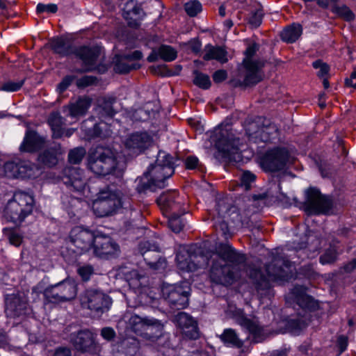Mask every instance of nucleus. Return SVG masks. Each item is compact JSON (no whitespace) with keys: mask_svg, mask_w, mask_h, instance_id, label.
Here are the masks:
<instances>
[{"mask_svg":"<svg viewBox=\"0 0 356 356\" xmlns=\"http://www.w3.org/2000/svg\"><path fill=\"white\" fill-rule=\"evenodd\" d=\"M245 257L227 243L220 244L211 256L209 277L211 282L222 285L232 284L238 277V266Z\"/></svg>","mask_w":356,"mask_h":356,"instance_id":"nucleus-1","label":"nucleus"},{"mask_svg":"<svg viewBox=\"0 0 356 356\" xmlns=\"http://www.w3.org/2000/svg\"><path fill=\"white\" fill-rule=\"evenodd\" d=\"M172 157L165 153H159L154 164L150 165L137 186L139 193L154 191L165 186V181L174 172Z\"/></svg>","mask_w":356,"mask_h":356,"instance_id":"nucleus-2","label":"nucleus"},{"mask_svg":"<svg viewBox=\"0 0 356 356\" xmlns=\"http://www.w3.org/2000/svg\"><path fill=\"white\" fill-rule=\"evenodd\" d=\"M265 271L266 274L258 269L250 270V277L259 289L269 287L270 282L281 283L288 281L293 275L291 262L280 255L273 257L272 261L266 266Z\"/></svg>","mask_w":356,"mask_h":356,"instance_id":"nucleus-3","label":"nucleus"},{"mask_svg":"<svg viewBox=\"0 0 356 356\" xmlns=\"http://www.w3.org/2000/svg\"><path fill=\"white\" fill-rule=\"evenodd\" d=\"M51 46L54 52L62 56L72 54H75V56L83 62V72L91 71L95 67L97 59L101 53L100 48L97 47L92 48L81 47L77 49H74L70 43L63 38L53 39L51 42Z\"/></svg>","mask_w":356,"mask_h":356,"instance_id":"nucleus-4","label":"nucleus"},{"mask_svg":"<svg viewBox=\"0 0 356 356\" xmlns=\"http://www.w3.org/2000/svg\"><path fill=\"white\" fill-rule=\"evenodd\" d=\"M34 207L33 197L28 193L17 191L14 193L3 210V218L8 222L19 225L30 215Z\"/></svg>","mask_w":356,"mask_h":356,"instance_id":"nucleus-5","label":"nucleus"},{"mask_svg":"<svg viewBox=\"0 0 356 356\" xmlns=\"http://www.w3.org/2000/svg\"><path fill=\"white\" fill-rule=\"evenodd\" d=\"M215 135L216 145L222 153L223 157L230 161H240L241 155L239 152V139L235 137L230 126L221 124L216 129Z\"/></svg>","mask_w":356,"mask_h":356,"instance_id":"nucleus-6","label":"nucleus"},{"mask_svg":"<svg viewBox=\"0 0 356 356\" xmlns=\"http://www.w3.org/2000/svg\"><path fill=\"white\" fill-rule=\"evenodd\" d=\"M117 165L115 153L109 147H98L88 159L89 169L99 176L111 173Z\"/></svg>","mask_w":356,"mask_h":356,"instance_id":"nucleus-7","label":"nucleus"},{"mask_svg":"<svg viewBox=\"0 0 356 356\" xmlns=\"http://www.w3.org/2000/svg\"><path fill=\"white\" fill-rule=\"evenodd\" d=\"M122 194L110 188L101 191L92 202V210L98 217L113 214L122 206Z\"/></svg>","mask_w":356,"mask_h":356,"instance_id":"nucleus-8","label":"nucleus"},{"mask_svg":"<svg viewBox=\"0 0 356 356\" xmlns=\"http://www.w3.org/2000/svg\"><path fill=\"white\" fill-rule=\"evenodd\" d=\"M81 305L83 308L99 314L107 311L111 300L108 296L100 290L88 289L85 290L79 296Z\"/></svg>","mask_w":356,"mask_h":356,"instance_id":"nucleus-9","label":"nucleus"},{"mask_svg":"<svg viewBox=\"0 0 356 356\" xmlns=\"http://www.w3.org/2000/svg\"><path fill=\"white\" fill-rule=\"evenodd\" d=\"M162 294L172 309H181L188 305L189 286L186 283L163 286Z\"/></svg>","mask_w":356,"mask_h":356,"instance_id":"nucleus-10","label":"nucleus"},{"mask_svg":"<svg viewBox=\"0 0 356 356\" xmlns=\"http://www.w3.org/2000/svg\"><path fill=\"white\" fill-rule=\"evenodd\" d=\"M154 143V136L146 131L127 134L122 140L124 149L131 154L138 155L150 148Z\"/></svg>","mask_w":356,"mask_h":356,"instance_id":"nucleus-11","label":"nucleus"},{"mask_svg":"<svg viewBox=\"0 0 356 356\" xmlns=\"http://www.w3.org/2000/svg\"><path fill=\"white\" fill-rule=\"evenodd\" d=\"M77 293V285L74 280H65L47 288L44 293L46 299L52 302L73 300Z\"/></svg>","mask_w":356,"mask_h":356,"instance_id":"nucleus-12","label":"nucleus"},{"mask_svg":"<svg viewBox=\"0 0 356 356\" xmlns=\"http://www.w3.org/2000/svg\"><path fill=\"white\" fill-rule=\"evenodd\" d=\"M304 209L308 214L327 213L332 207L330 198L323 195L316 188H309L306 192Z\"/></svg>","mask_w":356,"mask_h":356,"instance_id":"nucleus-13","label":"nucleus"},{"mask_svg":"<svg viewBox=\"0 0 356 356\" xmlns=\"http://www.w3.org/2000/svg\"><path fill=\"white\" fill-rule=\"evenodd\" d=\"M243 65L245 69V75L243 81H232L234 87H250L260 82L264 77L261 69L264 63L259 60L243 59Z\"/></svg>","mask_w":356,"mask_h":356,"instance_id":"nucleus-14","label":"nucleus"},{"mask_svg":"<svg viewBox=\"0 0 356 356\" xmlns=\"http://www.w3.org/2000/svg\"><path fill=\"white\" fill-rule=\"evenodd\" d=\"M70 341L79 351L96 354L101 351V346L95 340V335L89 330H82L71 334Z\"/></svg>","mask_w":356,"mask_h":356,"instance_id":"nucleus-15","label":"nucleus"},{"mask_svg":"<svg viewBox=\"0 0 356 356\" xmlns=\"http://www.w3.org/2000/svg\"><path fill=\"white\" fill-rule=\"evenodd\" d=\"M69 238L80 253H83L92 248L96 236L92 230L82 226H76L70 231Z\"/></svg>","mask_w":356,"mask_h":356,"instance_id":"nucleus-16","label":"nucleus"},{"mask_svg":"<svg viewBox=\"0 0 356 356\" xmlns=\"http://www.w3.org/2000/svg\"><path fill=\"white\" fill-rule=\"evenodd\" d=\"M261 119L248 122L245 125V132L250 141L254 143H267L271 136L276 131V128L273 125L261 126Z\"/></svg>","mask_w":356,"mask_h":356,"instance_id":"nucleus-17","label":"nucleus"},{"mask_svg":"<svg viewBox=\"0 0 356 356\" xmlns=\"http://www.w3.org/2000/svg\"><path fill=\"white\" fill-rule=\"evenodd\" d=\"M156 201L165 215L185 213L186 212L182 204V199L175 191L163 193Z\"/></svg>","mask_w":356,"mask_h":356,"instance_id":"nucleus-18","label":"nucleus"},{"mask_svg":"<svg viewBox=\"0 0 356 356\" xmlns=\"http://www.w3.org/2000/svg\"><path fill=\"white\" fill-rule=\"evenodd\" d=\"M5 301V312L8 317H19L29 312L28 300L24 293L7 295Z\"/></svg>","mask_w":356,"mask_h":356,"instance_id":"nucleus-19","label":"nucleus"},{"mask_svg":"<svg viewBox=\"0 0 356 356\" xmlns=\"http://www.w3.org/2000/svg\"><path fill=\"white\" fill-rule=\"evenodd\" d=\"M288 152L282 149L268 151L261 159L262 168L268 171H278L284 168L288 160Z\"/></svg>","mask_w":356,"mask_h":356,"instance_id":"nucleus-20","label":"nucleus"},{"mask_svg":"<svg viewBox=\"0 0 356 356\" xmlns=\"http://www.w3.org/2000/svg\"><path fill=\"white\" fill-rule=\"evenodd\" d=\"M62 180L67 188L75 192L81 193L86 186V178L84 172L79 168H65L63 170Z\"/></svg>","mask_w":356,"mask_h":356,"instance_id":"nucleus-21","label":"nucleus"},{"mask_svg":"<svg viewBox=\"0 0 356 356\" xmlns=\"http://www.w3.org/2000/svg\"><path fill=\"white\" fill-rule=\"evenodd\" d=\"M139 250L144 260L152 268L158 270L165 267V259H158V255L154 253L160 250L157 244L151 243L149 241H143L139 244Z\"/></svg>","mask_w":356,"mask_h":356,"instance_id":"nucleus-22","label":"nucleus"},{"mask_svg":"<svg viewBox=\"0 0 356 356\" xmlns=\"http://www.w3.org/2000/svg\"><path fill=\"white\" fill-rule=\"evenodd\" d=\"M236 322L242 327L246 329L252 337L254 343H259L266 338L264 327H261L256 318H248L244 315L239 316Z\"/></svg>","mask_w":356,"mask_h":356,"instance_id":"nucleus-23","label":"nucleus"},{"mask_svg":"<svg viewBox=\"0 0 356 356\" xmlns=\"http://www.w3.org/2000/svg\"><path fill=\"white\" fill-rule=\"evenodd\" d=\"M92 248L94 253L100 257L115 254L119 251L118 245L106 236H96Z\"/></svg>","mask_w":356,"mask_h":356,"instance_id":"nucleus-24","label":"nucleus"},{"mask_svg":"<svg viewBox=\"0 0 356 356\" xmlns=\"http://www.w3.org/2000/svg\"><path fill=\"white\" fill-rule=\"evenodd\" d=\"M128 326L136 333L141 334L149 327H155L159 330L163 328L161 322L155 318L141 317L136 314H132L127 321Z\"/></svg>","mask_w":356,"mask_h":356,"instance_id":"nucleus-25","label":"nucleus"},{"mask_svg":"<svg viewBox=\"0 0 356 356\" xmlns=\"http://www.w3.org/2000/svg\"><path fill=\"white\" fill-rule=\"evenodd\" d=\"M175 321L186 337L190 339L198 337L197 323L190 315L185 312H179L175 317Z\"/></svg>","mask_w":356,"mask_h":356,"instance_id":"nucleus-26","label":"nucleus"},{"mask_svg":"<svg viewBox=\"0 0 356 356\" xmlns=\"http://www.w3.org/2000/svg\"><path fill=\"white\" fill-rule=\"evenodd\" d=\"M44 143L43 137L34 131L29 130L25 134L19 149L21 152H34L41 149Z\"/></svg>","mask_w":356,"mask_h":356,"instance_id":"nucleus-27","label":"nucleus"},{"mask_svg":"<svg viewBox=\"0 0 356 356\" xmlns=\"http://www.w3.org/2000/svg\"><path fill=\"white\" fill-rule=\"evenodd\" d=\"M291 295L297 304L303 309L314 310L318 307L317 302L306 293V289L302 286H294Z\"/></svg>","mask_w":356,"mask_h":356,"instance_id":"nucleus-28","label":"nucleus"},{"mask_svg":"<svg viewBox=\"0 0 356 356\" xmlns=\"http://www.w3.org/2000/svg\"><path fill=\"white\" fill-rule=\"evenodd\" d=\"M144 15L143 9L133 1L128 2L124 8L123 16L129 26L138 27Z\"/></svg>","mask_w":356,"mask_h":356,"instance_id":"nucleus-29","label":"nucleus"},{"mask_svg":"<svg viewBox=\"0 0 356 356\" xmlns=\"http://www.w3.org/2000/svg\"><path fill=\"white\" fill-rule=\"evenodd\" d=\"M90 106V98L81 97L74 102H70L66 108L70 117L78 118L86 115Z\"/></svg>","mask_w":356,"mask_h":356,"instance_id":"nucleus-30","label":"nucleus"},{"mask_svg":"<svg viewBox=\"0 0 356 356\" xmlns=\"http://www.w3.org/2000/svg\"><path fill=\"white\" fill-rule=\"evenodd\" d=\"M197 257L191 255L184 248H181L177 254L176 261L178 268L185 271H194L199 267L196 263Z\"/></svg>","mask_w":356,"mask_h":356,"instance_id":"nucleus-31","label":"nucleus"},{"mask_svg":"<svg viewBox=\"0 0 356 356\" xmlns=\"http://www.w3.org/2000/svg\"><path fill=\"white\" fill-rule=\"evenodd\" d=\"M177 51L171 46L161 45L157 50H153L148 56L147 60L150 63L155 62L159 57L165 62H170L176 59Z\"/></svg>","mask_w":356,"mask_h":356,"instance_id":"nucleus-32","label":"nucleus"},{"mask_svg":"<svg viewBox=\"0 0 356 356\" xmlns=\"http://www.w3.org/2000/svg\"><path fill=\"white\" fill-rule=\"evenodd\" d=\"M64 153L60 145L57 144L51 147L39 155V161L44 165L53 167L58 162V156Z\"/></svg>","mask_w":356,"mask_h":356,"instance_id":"nucleus-33","label":"nucleus"},{"mask_svg":"<svg viewBox=\"0 0 356 356\" xmlns=\"http://www.w3.org/2000/svg\"><path fill=\"white\" fill-rule=\"evenodd\" d=\"M115 102V98L113 97H102L97 99V113L99 118H112L115 112L113 104Z\"/></svg>","mask_w":356,"mask_h":356,"instance_id":"nucleus-34","label":"nucleus"},{"mask_svg":"<svg viewBox=\"0 0 356 356\" xmlns=\"http://www.w3.org/2000/svg\"><path fill=\"white\" fill-rule=\"evenodd\" d=\"M18 178H35L40 173L37 165L29 161H18Z\"/></svg>","mask_w":356,"mask_h":356,"instance_id":"nucleus-35","label":"nucleus"},{"mask_svg":"<svg viewBox=\"0 0 356 356\" xmlns=\"http://www.w3.org/2000/svg\"><path fill=\"white\" fill-rule=\"evenodd\" d=\"M204 51V55L203 58L206 60L215 59L221 63H225L227 61V51L220 47L207 44L205 46Z\"/></svg>","mask_w":356,"mask_h":356,"instance_id":"nucleus-36","label":"nucleus"},{"mask_svg":"<svg viewBox=\"0 0 356 356\" xmlns=\"http://www.w3.org/2000/svg\"><path fill=\"white\" fill-rule=\"evenodd\" d=\"M301 34L302 26L298 24H293L282 31L281 38L288 43H293L298 39Z\"/></svg>","mask_w":356,"mask_h":356,"instance_id":"nucleus-37","label":"nucleus"},{"mask_svg":"<svg viewBox=\"0 0 356 356\" xmlns=\"http://www.w3.org/2000/svg\"><path fill=\"white\" fill-rule=\"evenodd\" d=\"M220 338L221 341L227 346L241 348L243 345V342L238 338L235 330L232 328L224 330Z\"/></svg>","mask_w":356,"mask_h":356,"instance_id":"nucleus-38","label":"nucleus"},{"mask_svg":"<svg viewBox=\"0 0 356 356\" xmlns=\"http://www.w3.org/2000/svg\"><path fill=\"white\" fill-rule=\"evenodd\" d=\"M48 122L51 127L53 132V137L54 138H59L63 135V118L58 113H52L48 120Z\"/></svg>","mask_w":356,"mask_h":356,"instance_id":"nucleus-39","label":"nucleus"},{"mask_svg":"<svg viewBox=\"0 0 356 356\" xmlns=\"http://www.w3.org/2000/svg\"><path fill=\"white\" fill-rule=\"evenodd\" d=\"M112 134V131L107 123L100 122L98 124H95L92 130H89L88 134L91 137H99L105 138L110 136Z\"/></svg>","mask_w":356,"mask_h":356,"instance_id":"nucleus-40","label":"nucleus"},{"mask_svg":"<svg viewBox=\"0 0 356 356\" xmlns=\"http://www.w3.org/2000/svg\"><path fill=\"white\" fill-rule=\"evenodd\" d=\"M129 60L125 58L124 55L117 58V60L114 65L115 72L120 74H125L129 72L131 70L139 68L138 64H129L127 62Z\"/></svg>","mask_w":356,"mask_h":356,"instance_id":"nucleus-41","label":"nucleus"},{"mask_svg":"<svg viewBox=\"0 0 356 356\" xmlns=\"http://www.w3.org/2000/svg\"><path fill=\"white\" fill-rule=\"evenodd\" d=\"M184 214V213H175L166 215L169 218L168 226L175 233L180 232L185 225L184 219L181 218Z\"/></svg>","mask_w":356,"mask_h":356,"instance_id":"nucleus-42","label":"nucleus"},{"mask_svg":"<svg viewBox=\"0 0 356 356\" xmlns=\"http://www.w3.org/2000/svg\"><path fill=\"white\" fill-rule=\"evenodd\" d=\"M18 161L6 162L0 168V175L9 178H18Z\"/></svg>","mask_w":356,"mask_h":356,"instance_id":"nucleus-43","label":"nucleus"},{"mask_svg":"<svg viewBox=\"0 0 356 356\" xmlns=\"http://www.w3.org/2000/svg\"><path fill=\"white\" fill-rule=\"evenodd\" d=\"M338 252L334 246H331L320 257L321 264H329L337 260Z\"/></svg>","mask_w":356,"mask_h":356,"instance_id":"nucleus-44","label":"nucleus"},{"mask_svg":"<svg viewBox=\"0 0 356 356\" xmlns=\"http://www.w3.org/2000/svg\"><path fill=\"white\" fill-rule=\"evenodd\" d=\"M184 8L189 16L195 17L202 11V6L199 1L191 0L185 3Z\"/></svg>","mask_w":356,"mask_h":356,"instance_id":"nucleus-45","label":"nucleus"},{"mask_svg":"<svg viewBox=\"0 0 356 356\" xmlns=\"http://www.w3.org/2000/svg\"><path fill=\"white\" fill-rule=\"evenodd\" d=\"M86 154V150L83 147H76L71 149L68 154V161L72 164L81 163Z\"/></svg>","mask_w":356,"mask_h":356,"instance_id":"nucleus-46","label":"nucleus"},{"mask_svg":"<svg viewBox=\"0 0 356 356\" xmlns=\"http://www.w3.org/2000/svg\"><path fill=\"white\" fill-rule=\"evenodd\" d=\"M195 78L193 80L194 83L200 88L207 90L211 86V81L209 76L207 74L195 72Z\"/></svg>","mask_w":356,"mask_h":356,"instance_id":"nucleus-47","label":"nucleus"},{"mask_svg":"<svg viewBox=\"0 0 356 356\" xmlns=\"http://www.w3.org/2000/svg\"><path fill=\"white\" fill-rule=\"evenodd\" d=\"M263 16L264 12L262 8H257L251 11L248 22L252 26L257 28L261 25Z\"/></svg>","mask_w":356,"mask_h":356,"instance_id":"nucleus-48","label":"nucleus"},{"mask_svg":"<svg viewBox=\"0 0 356 356\" xmlns=\"http://www.w3.org/2000/svg\"><path fill=\"white\" fill-rule=\"evenodd\" d=\"M143 276L140 275L137 270H133L130 271L127 275L126 279L131 287L138 289L141 286L140 280Z\"/></svg>","mask_w":356,"mask_h":356,"instance_id":"nucleus-49","label":"nucleus"},{"mask_svg":"<svg viewBox=\"0 0 356 356\" xmlns=\"http://www.w3.org/2000/svg\"><path fill=\"white\" fill-rule=\"evenodd\" d=\"M3 232L4 234L8 236L10 244L16 247L21 245L22 242V236L19 234L9 228H4L3 229Z\"/></svg>","mask_w":356,"mask_h":356,"instance_id":"nucleus-50","label":"nucleus"},{"mask_svg":"<svg viewBox=\"0 0 356 356\" xmlns=\"http://www.w3.org/2000/svg\"><path fill=\"white\" fill-rule=\"evenodd\" d=\"M77 273L83 281H88L93 274L94 268L91 265L86 264L79 266Z\"/></svg>","mask_w":356,"mask_h":356,"instance_id":"nucleus-51","label":"nucleus"},{"mask_svg":"<svg viewBox=\"0 0 356 356\" xmlns=\"http://www.w3.org/2000/svg\"><path fill=\"white\" fill-rule=\"evenodd\" d=\"M256 176L250 171H245L241 177V186H244L245 190H249L251 187V184L254 181Z\"/></svg>","mask_w":356,"mask_h":356,"instance_id":"nucleus-52","label":"nucleus"},{"mask_svg":"<svg viewBox=\"0 0 356 356\" xmlns=\"http://www.w3.org/2000/svg\"><path fill=\"white\" fill-rule=\"evenodd\" d=\"M24 84V80L19 81H8L2 85L1 90L6 92H15L19 90Z\"/></svg>","mask_w":356,"mask_h":356,"instance_id":"nucleus-53","label":"nucleus"},{"mask_svg":"<svg viewBox=\"0 0 356 356\" xmlns=\"http://www.w3.org/2000/svg\"><path fill=\"white\" fill-rule=\"evenodd\" d=\"M312 65L315 69H319V71L317 72V75L319 77L324 78L328 74L329 66L321 60L313 62Z\"/></svg>","mask_w":356,"mask_h":356,"instance_id":"nucleus-54","label":"nucleus"},{"mask_svg":"<svg viewBox=\"0 0 356 356\" xmlns=\"http://www.w3.org/2000/svg\"><path fill=\"white\" fill-rule=\"evenodd\" d=\"M337 13L347 21H351L355 17L354 14L350 8L344 5L337 8Z\"/></svg>","mask_w":356,"mask_h":356,"instance_id":"nucleus-55","label":"nucleus"},{"mask_svg":"<svg viewBox=\"0 0 356 356\" xmlns=\"http://www.w3.org/2000/svg\"><path fill=\"white\" fill-rule=\"evenodd\" d=\"M307 325V323L300 319L292 320L289 323V326L291 329V330L294 332H298L302 329L305 328Z\"/></svg>","mask_w":356,"mask_h":356,"instance_id":"nucleus-56","label":"nucleus"},{"mask_svg":"<svg viewBox=\"0 0 356 356\" xmlns=\"http://www.w3.org/2000/svg\"><path fill=\"white\" fill-rule=\"evenodd\" d=\"M36 9L38 13L47 12L50 13H55L58 10V7L56 4L54 3H38Z\"/></svg>","mask_w":356,"mask_h":356,"instance_id":"nucleus-57","label":"nucleus"},{"mask_svg":"<svg viewBox=\"0 0 356 356\" xmlns=\"http://www.w3.org/2000/svg\"><path fill=\"white\" fill-rule=\"evenodd\" d=\"M101 336L107 341H111L115 337V332L110 327H106L102 329Z\"/></svg>","mask_w":356,"mask_h":356,"instance_id":"nucleus-58","label":"nucleus"},{"mask_svg":"<svg viewBox=\"0 0 356 356\" xmlns=\"http://www.w3.org/2000/svg\"><path fill=\"white\" fill-rule=\"evenodd\" d=\"M185 165L187 169H194L199 165V160L195 156H189L185 160Z\"/></svg>","mask_w":356,"mask_h":356,"instance_id":"nucleus-59","label":"nucleus"},{"mask_svg":"<svg viewBox=\"0 0 356 356\" xmlns=\"http://www.w3.org/2000/svg\"><path fill=\"white\" fill-rule=\"evenodd\" d=\"M227 77V73L224 70L216 71L213 74V79L215 83H220L225 81Z\"/></svg>","mask_w":356,"mask_h":356,"instance_id":"nucleus-60","label":"nucleus"},{"mask_svg":"<svg viewBox=\"0 0 356 356\" xmlns=\"http://www.w3.org/2000/svg\"><path fill=\"white\" fill-rule=\"evenodd\" d=\"M73 80V76H65L62 81L58 86V88L59 89L60 92L65 91L68 88V86L72 83Z\"/></svg>","mask_w":356,"mask_h":356,"instance_id":"nucleus-61","label":"nucleus"},{"mask_svg":"<svg viewBox=\"0 0 356 356\" xmlns=\"http://www.w3.org/2000/svg\"><path fill=\"white\" fill-rule=\"evenodd\" d=\"M337 346L339 348V353H342L347 348L348 339L347 337L341 335L337 339Z\"/></svg>","mask_w":356,"mask_h":356,"instance_id":"nucleus-62","label":"nucleus"},{"mask_svg":"<svg viewBox=\"0 0 356 356\" xmlns=\"http://www.w3.org/2000/svg\"><path fill=\"white\" fill-rule=\"evenodd\" d=\"M53 356H72L71 350L65 347H60L55 350Z\"/></svg>","mask_w":356,"mask_h":356,"instance_id":"nucleus-63","label":"nucleus"},{"mask_svg":"<svg viewBox=\"0 0 356 356\" xmlns=\"http://www.w3.org/2000/svg\"><path fill=\"white\" fill-rule=\"evenodd\" d=\"M125 58L131 60H140L143 58V54L140 51L136 50L129 54L124 55Z\"/></svg>","mask_w":356,"mask_h":356,"instance_id":"nucleus-64","label":"nucleus"}]
</instances>
